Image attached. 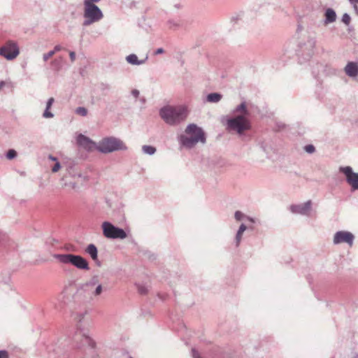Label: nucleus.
<instances>
[{
    "instance_id": "nucleus-49",
    "label": "nucleus",
    "mask_w": 358,
    "mask_h": 358,
    "mask_svg": "<svg viewBox=\"0 0 358 358\" xmlns=\"http://www.w3.org/2000/svg\"><path fill=\"white\" fill-rule=\"evenodd\" d=\"M96 265L99 267H100L101 266V262L99 261V258L97 257V259L96 260H93Z\"/></svg>"
},
{
    "instance_id": "nucleus-9",
    "label": "nucleus",
    "mask_w": 358,
    "mask_h": 358,
    "mask_svg": "<svg viewBox=\"0 0 358 358\" xmlns=\"http://www.w3.org/2000/svg\"><path fill=\"white\" fill-rule=\"evenodd\" d=\"M338 170L345 176L346 182L351 187L352 191L358 190V173L354 172L350 166H340Z\"/></svg>"
},
{
    "instance_id": "nucleus-8",
    "label": "nucleus",
    "mask_w": 358,
    "mask_h": 358,
    "mask_svg": "<svg viewBox=\"0 0 358 358\" xmlns=\"http://www.w3.org/2000/svg\"><path fill=\"white\" fill-rule=\"evenodd\" d=\"M103 236L108 239H124L127 234L124 229L115 226L108 221H105L101 224Z\"/></svg>"
},
{
    "instance_id": "nucleus-31",
    "label": "nucleus",
    "mask_w": 358,
    "mask_h": 358,
    "mask_svg": "<svg viewBox=\"0 0 358 358\" xmlns=\"http://www.w3.org/2000/svg\"><path fill=\"white\" fill-rule=\"evenodd\" d=\"M103 292V287L101 284H98L96 287L95 289L92 292V295L95 297H97L101 294Z\"/></svg>"
},
{
    "instance_id": "nucleus-55",
    "label": "nucleus",
    "mask_w": 358,
    "mask_h": 358,
    "mask_svg": "<svg viewBox=\"0 0 358 358\" xmlns=\"http://www.w3.org/2000/svg\"><path fill=\"white\" fill-rule=\"evenodd\" d=\"M301 29V26H299L298 27V30H299Z\"/></svg>"
},
{
    "instance_id": "nucleus-50",
    "label": "nucleus",
    "mask_w": 358,
    "mask_h": 358,
    "mask_svg": "<svg viewBox=\"0 0 358 358\" xmlns=\"http://www.w3.org/2000/svg\"><path fill=\"white\" fill-rule=\"evenodd\" d=\"M6 83L3 80L0 81V90H2V88L5 86Z\"/></svg>"
},
{
    "instance_id": "nucleus-12",
    "label": "nucleus",
    "mask_w": 358,
    "mask_h": 358,
    "mask_svg": "<svg viewBox=\"0 0 358 358\" xmlns=\"http://www.w3.org/2000/svg\"><path fill=\"white\" fill-rule=\"evenodd\" d=\"M311 207L312 202L310 200H308L303 203L291 205L289 206V210L294 214L307 215L309 214Z\"/></svg>"
},
{
    "instance_id": "nucleus-2",
    "label": "nucleus",
    "mask_w": 358,
    "mask_h": 358,
    "mask_svg": "<svg viewBox=\"0 0 358 358\" xmlns=\"http://www.w3.org/2000/svg\"><path fill=\"white\" fill-rule=\"evenodd\" d=\"M159 114L166 124L174 126L186 119L188 111L184 106H165L159 109Z\"/></svg>"
},
{
    "instance_id": "nucleus-54",
    "label": "nucleus",
    "mask_w": 358,
    "mask_h": 358,
    "mask_svg": "<svg viewBox=\"0 0 358 358\" xmlns=\"http://www.w3.org/2000/svg\"><path fill=\"white\" fill-rule=\"evenodd\" d=\"M127 358H133L131 356L129 355L127 353Z\"/></svg>"
},
{
    "instance_id": "nucleus-20",
    "label": "nucleus",
    "mask_w": 358,
    "mask_h": 358,
    "mask_svg": "<svg viewBox=\"0 0 358 358\" xmlns=\"http://www.w3.org/2000/svg\"><path fill=\"white\" fill-rule=\"evenodd\" d=\"M85 252L90 255L92 260H96L98 257V249L97 247L93 244H89L85 250Z\"/></svg>"
},
{
    "instance_id": "nucleus-35",
    "label": "nucleus",
    "mask_w": 358,
    "mask_h": 358,
    "mask_svg": "<svg viewBox=\"0 0 358 358\" xmlns=\"http://www.w3.org/2000/svg\"><path fill=\"white\" fill-rule=\"evenodd\" d=\"M54 52L52 50L49 51L47 53L43 54V59L44 62H47L51 57L54 55Z\"/></svg>"
},
{
    "instance_id": "nucleus-44",
    "label": "nucleus",
    "mask_w": 358,
    "mask_h": 358,
    "mask_svg": "<svg viewBox=\"0 0 358 358\" xmlns=\"http://www.w3.org/2000/svg\"><path fill=\"white\" fill-rule=\"evenodd\" d=\"M164 52V50L162 48H157L155 51V55H160V54H162Z\"/></svg>"
},
{
    "instance_id": "nucleus-1",
    "label": "nucleus",
    "mask_w": 358,
    "mask_h": 358,
    "mask_svg": "<svg viewBox=\"0 0 358 358\" xmlns=\"http://www.w3.org/2000/svg\"><path fill=\"white\" fill-rule=\"evenodd\" d=\"M316 45V34L313 31H306L299 39L295 49L299 62L302 64L313 57Z\"/></svg>"
},
{
    "instance_id": "nucleus-11",
    "label": "nucleus",
    "mask_w": 358,
    "mask_h": 358,
    "mask_svg": "<svg viewBox=\"0 0 358 358\" xmlns=\"http://www.w3.org/2000/svg\"><path fill=\"white\" fill-rule=\"evenodd\" d=\"M355 236L350 231H338L334 236V244L338 245L340 243H345L350 246L353 245Z\"/></svg>"
},
{
    "instance_id": "nucleus-23",
    "label": "nucleus",
    "mask_w": 358,
    "mask_h": 358,
    "mask_svg": "<svg viewBox=\"0 0 358 358\" xmlns=\"http://www.w3.org/2000/svg\"><path fill=\"white\" fill-rule=\"evenodd\" d=\"M247 227L244 224H241L236 232L235 237L236 246L238 247L241 241L242 236L243 232L246 230Z\"/></svg>"
},
{
    "instance_id": "nucleus-37",
    "label": "nucleus",
    "mask_w": 358,
    "mask_h": 358,
    "mask_svg": "<svg viewBox=\"0 0 358 358\" xmlns=\"http://www.w3.org/2000/svg\"><path fill=\"white\" fill-rule=\"evenodd\" d=\"M86 313H87L86 311L84 313H76V319L78 320V322H80L82 321V320L83 319V317Z\"/></svg>"
},
{
    "instance_id": "nucleus-17",
    "label": "nucleus",
    "mask_w": 358,
    "mask_h": 358,
    "mask_svg": "<svg viewBox=\"0 0 358 358\" xmlns=\"http://www.w3.org/2000/svg\"><path fill=\"white\" fill-rule=\"evenodd\" d=\"M77 260H76V264L74 266L80 270L88 271L90 270L89 262L87 260L82 257L81 255H78Z\"/></svg>"
},
{
    "instance_id": "nucleus-51",
    "label": "nucleus",
    "mask_w": 358,
    "mask_h": 358,
    "mask_svg": "<svg viewBox=\"0 0 358 358\" xmlns=\"http://www.w3.org/2000/svg\"><path fill=\"white\" fill-rule=\"evenodd\" d=\"M351 4H354L355 3H358V0H349Z\"/></svg>"
},
{
    "instance_id": "nucleus-40",
    "label": "nucleus",
    "mask_w": 358,
    "mask_h": 358,
    "mask_svg": "<svg viewBox=\"0 0 358 358\" xmlns=\"http://www.w3.org/2000/svg\"><path fill=\"white\" fill-rule=\"evenodd\" d=\"M192 357L194 358H201L200 356H199V352L196 350V349L194 348H192Z\"/></svg>"
},
{
    "instance_id": "nucleus-14",
    "label": "nucleus",
    "mask_w": 358,
    "mask_h": 358,
    "mask_svg": "<svg viewBox=\"0 0 358 358\" xmlns=\"http://www.w3.org/2000/svg\"><path fill=\"white\" fill-rule=\"evenodd\" d=\"M77 143L86 150H91L95 144L90 138L82 134L77 136Z\"/></svg>"
},
{
    "instance_id": "nucleus-7",
    "label": "nucleus",
    "mask_w": 358,
    "mask_h": 358,
    "mask_svg": "<svg viewBox=\"0 0 358 358\" xmlns=\"http://www.w3.org/2000/svg\"><path fill=\"white\" fill-rule=\"evenodd\" d=\"M72 341L75 345L78 348L87 346L89 352L92 354V358L95 357L96 343L83 330L77 329L72 337Z\"/></svg>"
},
{
    "instance_id": "nucleus-42",
    "label": "nucleus",
    "mask_w": 358,
    "mask_h": 358,
    "mask_svg": "<svg viewBox=\"0 0 358 358\" xmlns=\"http://www.w3.org/2000/svg\"><path fill=\"white\" fill-rule=\"evenodd\" d=\"M62 49V48L60 45H57L55 46L54 49L52 51L54 52V54H55L56 52L60 51Z\"/></svg>"
},
{
    "instance_id": "nucleus-29",
    "label": "nucleus",
    "mask_w": 358,
    "mask_h": 358,
    "mask_svg": "<svg viewBox=\"0 0 358 358\" xmlns=\"http://www.w3.org/2000/svg\"><path fill=\"white\" fill-rule=\"evenodd\" d=\"M17 155V153L14 149H9L6 154V158L10 160L15 159Z\"/></svg>"
},
{
    "instance_id": "nucleus-26",
    "label": "nucleus",
    "mask_w": 358,
    "mask_h": 358,
    "mask_svg": "<svg viewBox=\"0 0 358 358\" xmlns=\"http://www.w3.org/2000/svg\"><path fill=\"white\" fill-rule=\"evenodd\" d=\"M156 150H157L156 148L152 145H143V147H142L143 152L145 154L149 155H154L156 152Z\"/></svg>"
},
{
    "instance_id": "nucleus-21",
    "label": "nucleus",
    "mask_w": 358,
    "mask_h": 358,
    "mask_svg": "<svg viewBox=\"0 0 358 358\" xmlns=\"http://www.w3.org/2000/svg\"><path fill=\"white\" fill-rule=\"evenodd\" d=\"M222 98V95L218 92H212L206 97V101L208 103H218Z\"/></svg>"
},
{
    "instance_id": "nucleus-6",
    "label": "nucleus",
    "mask_w": 358,
    "mask_h": 358,
    "mask_svg": "<svg viewBox=\"0 0 358 358\" xmlns=\"http://www.w3.org/2000/svg\"><path fill=\"white\" fill-rule=\"evenodd\" d=\"M224 125L228 131H236L239 135L243 134L251 128L250 122L245 115H235L228 117Z\"/></svg>"
},
{
    "instance_id": "nucleus-5",
    "label": "nucleus",
    "mask_w": 358,
    "mask_h": 358,
    "mask_svg": "<svg viewBox=\"0 0 358 358\" xmlns=\"http://www.w3.org/2000/svg\"><path fill=\"white\" fill-rule=\"evenodd\" d=\"M96 149L103 154H108L120 150H127L125 143L118 138L108 136L103 138L96 145Z\"/></svg>"
},
{
    "instance_id": "nucleus-53",
    "label": "nucleus",
    "mask_w": 358,
    "mask_h": 358,
    "mask_svg": "<svg viewBox=\"0 0 358 358\" xmlns=\"http://www.w3.org/2000/svg\"><path fill=\"white\" fill-rule=\"evenodd\" d=\"M71 186L73 188H75L76 187V184L73 182L71 184Z\"/></svg>"
},
{
    "instance_id": "nucleus-47",
    "label": "nucleus",
    "mask_w": 358,
    "mask_h": 358,
    "mask_svg": "<svg viewBox=\"0 0 358 358\" xmlns=\"http://www.w3.org/2000/svg\"><path fill=\"white\" fill-rule=\"evenodd\" d=\"M48 159H50L51 161H53V162H57V161H58V160H57V157H55V156H53V155H50L48 156Z\"/></svg>"
},
{
    "instance_id": "nucleus-15",
    "label": "nucleus",
    "mask_w": 358,
    "mask_h": 358,
    "mask_svg": "<svg viewBox=\"0 0 358 358\" xmlns=\"http://www.w3.org/2000/svg\"><path fill=\"white\" fill-rule=\"evenodd\" d=\"M344 70L349 77L355 78L358 76V64L355 62H348Z\"/></svg>"
},
{
    "instance_id": "nucleus-16",
    "label": "nucleus",
    "mask_w": 358,
    "mask_h": 358,
    "mask_svg": "<svg viewBox=\"0 0 358 358\" xmlns=\"http://www.w3.org/2000/svg\"><path fill=\"white\" fill-rule=\"evenodd\" d=\"M324 24L327 25L334 22L336 20L337 15L336 11L331 8H327L324 13Z\"/></svg>"
},
{
    "instance_id": "nucleus-39",
    "label": "nucleus",
    "mask_w": 358,
    "mask_h": 358,
    "mask_svg": "<svg viewBox=\"0 0 358 358\" xmlns=\"http://www.w3.org/2000/svg\"><path fill=\"white\" fill-rule=\"evenodd\" d=\"M240 19V15L236 14L231 17V22L235 24Z\"/></svg>"
},
{
    "instance_id": "nucleus-30",
    "label": "nucleus",
    "mask_w": 358,
    "mask_h": 358,
    "mask_svg": "<svg viewBox=\"0 0 358 358\" xmlns=\"http://www.w3.org/2000/svg\"><path fill=\"white\" fill-rule=\"evenodd\" d=\"M76 113L78 114V115H80L83 117H85L87 115V108H85V107H82V106H80V107H78L76 109Z\"/></svg>"
},
{
    "instance_id": "nucleus-28",
    "label": "nucleus",
    "mask_w": 358,
    "mask_h": 358,
    "mask_svg": "<svg viewBox=\"0 0 358 358\" xmlns=\"http://www.w3.org/2000/svg\"><path fill=\"white\" fill-rule=\"evenodd\" d=\"M111 89V86L110 84L106 83H101L99 85V90L103 93L106 94L107 92L110 91Z\"/></svg>"
},
{
    "instance_id": "nucleus-32",
    "label": "nucleus",
    "mask_w": 358,
    "mask_h": 358,
    "mask_svg": "<svg viewBox=\"0 0 358 358\" xmlns=\"http://www.w3.org/2000/svg\"><path fill=\"white\" fill-rule=\"evenodd\" d=\"M341 21L347 26H348L351 21V17L348 13H344L342 16Z\"/></svg>"
},
{
    "instance_id": "nucleus-10",
    "label": "nucleus",
    "mask_w": 358,
    "mask_h": 358,
    "mask_svg": "<svg viewBox=\"0 0 358 358\" xmlns=\"http://www.w3.org/2000/svg\"><path fill=\"white\" fill-rule=\"evenodd\" d=\"M19 53L20 51L17 45L13 41H8L0 48V55L7 60L14 59Z\"/></svg>"
},
{
    "instance_id": "nucleus-4",
    "label": "nucleus",
    "mask_w": 358,
    "mask_h": 358,
    "mask_svg": "<svg viewBox=\"0 0 358 358\" xmlns=\"http://www.w3.org/2000/svg\"><path fill=\"white\" fill-rule=\"evenodd\" d=\"M101 0H84V11L83 17L85 18L83 26L87 27L90 24L99 22L103 17V13L101 10L96 5V3Z\"/></svg>"
},
{
    "instance_id": "nucleus-43",
    "label": "nucleus",
    "mask_w": 358,
    "mask_h": 358,
    "mask_svg": "<svg viewBox=\"0 0 358 358\" xmlns=\"http://www.w3.org/2000/svg\"><path fill=\"white\" fill-rule=\"evenodd\" d=\"M69 57H70L71 61L72 62H74V61H75V59H76V53H75V52H73V51H71V52H69Z\"/></svg>"
},
{
    "instance_id": "nucleus-22",
    "label": "nucleus",
    "mask_w": 358,
    "mask_h": 358,
    "mask_svg": "<svg viewBox=\"0 0 358 358\" xmlns=\"http://www.w3.org/2000/svg\"><path fill=\"white\" fill-rule=\"evenodd\" d=\"M54 101H55L54 98L51 97V98L48 99V101L46 103L45 110H44L43 114V116L45 118L53 117L54 114L52 113H51L49 110L51 108V106H52V103H54Z\"/></svg>"
},
{
    "instance_id": "nucleus-18",
    "label": "nucleus",
    "mask_w": 358,
    "mask_h": 358,
    "mask_svg": "<svg viewBox=\"0 0 358 358\" xmlns=\"http://www.w3.org/2000/svg\"><path fill=\"white\" fill-rule=\"evenodd\" d=\"M148 59V56L146 55L143 59H138L135 54H130L126 57V61L132 65H141L145 63Z\"/></svg>"
},
{
    "instance_id": "nucleus-34",
    "label": "nucleus",
    "mask_w": 358,
    "mask_h": 358,
    "mask_svg": "<svg viewBox=\"0 0 358 358\" xmlns=\"http://www.w3.org/2000/svg\"><path fill=\"white\" fill-rule=\"evenodd\" d=\"M234 217L237 221H241L245 218V215L240 210H236L234 213Z\"/></svg>"
},
{
    "instance_id": "nucleus-19",
    "label": "nucleus",
    "mask_w": 358,
    "mask_h": 358,
    "mask_svg": "<svg viewBox=\"0 0 358 358\" xmlns=\"http://www.w3.org/2000/svg\"><path fill=\"white\" fill-rule=\"evenodd\" d=\"M233 113H240L238 115H245V117H248L250 115V112L247 108L246 103L243 101L239 105H238L234 110Z\"/></svg>"
},
{
    "instance_id": "nucleus-41",
    "label": "nucleus",
    "mask_w": 358,
    "mask_h": 358,
    "mask_svg": "<svg viewBox=\"0 0 358 358\" xmlns=\"http://www.w3.org/2000/svg\"><path fill=\"white\" fill-rule=\"evenodd\" d=\"M131 93V95L134 96L135 98H138L140 94L139 91L136 89L132 90Z\"/></svg>"
},
{
    "instance_id": "nucleus-13",
    "label": "nucleus",
    "mask_w": 358,
    "mask_h": 358,
    "mask_svg": "<svg viewBox=\"0 0 358 358\" xmlns=\"http://www.w3.org/2000/svg\"><path fill=\"white\" fill-rule=\"evenodd\" d=\"M78 255L71 253L54 254L52 257L64 264H71L74 266Z\"/></svg>"
},
{
    "instance_id": "nucleus-45",
    "label": "nucleus",
    "mask_w": 358,
    "mask_h": 358,
    "mask_svg": "<svg viewBox=\"0 0 358 358\" xmlns=\"http://www.w3.org/2000/svg\"><path fill=\"white\" fill-rule=\"evenodd\" d=\"M64 249L69 251H75V248L72 245H66Z\"/></svg>"
},
{
    "instance_id": "nucleus-46",
    "label": "nucleus",
    "mask_w": 358,
    "mask_h": 358,
    "mask_svg": "<svg viewBox=\"0 0 358 358\" xmlns=\"http://www.w3.org/2000/svg\"><path fill=\"white\" fill-rule=\"evenodd\" d=\"M276 125H277V127H278L279 129H283L285 127V124L281 123V122H278L276 124Z\"/></svg>"
},
{
    "instance_id": "nucleus-56",
    "label": "nucleus",
    "mask_w": 358,
    "mask_h": 358,
    "mask_svg": "<svg viewBox=\"0 0 358 358\" xmlns=\"http://www.w3.org/2000/svg\"><path fill=\"white\" fill-rule=\"evenodd\" d=\"M84 358H86V357H84Z\"/></svg>"
},
{
    "instance_id": "nucleus-48",
    "label": "nucleus",
    "mask_w": 358,
    "mask_h": 358,
    "mask_svg": "<svg viewBox=\"0 0 358 358\" xmlns=\"http://www.w3.org/2000/svg\"><path fill=\"white\" fill-rule=\"evenodd\" d=\"M245 218L250 221V222H252V223H255V220L253 218V217H248V216H245Z\"/></svg>"
},
{
    "instance_id": "nucleus-25",
    "label": "nucleus",
    "mask_w": 358,
    "mask_h": 358,
    "mask_svg": "<svg viewBox=\"0 0 358 358\" xmlns=\"http://www.w3.org/2000/svg\"><path fill=\"white\" fill-rule=\"evenodd\" d=\"M168 27L171 29L176 30L182 27V22L180 20L169 19L167 21Z\"/></svg>"
},
{
    "instance_id": "nucleus-3",
    "label": "nucleus",
    "mask_w": 358,
    "mask_h": 358,
    "mask_svg": "<svg viewBox=\"0 0 358 358\" xmlns=\"http://www.w3.org/2000/svg\"><path fill=\"white\" fill-rule=\"evenodd\" d=\"M185 133L189 135H181L179 138L181 145L187 148H192L198 143L205 144L206 142V135L203 129L192 123L187 125Z\"/></svg>"
},
{
    "instance_id": "nucleus-52",
    "label": "nucleus",
    "mask_w": 358,
    "mask_h": 358,
    "mask_svg": "<svg viewBox=\"0 0 358 358\" xmlns=\"http://www.w3.org/2000/svg\"><path fill=\"white\" fill-rule=\"evenodd\" d=\"M353 7H354L355 10L357 11V13H358V7L355 4H354Z\"/></svg>"
},
{
    "instance_id": "nucleus-36",
    "label": "nucleus",
    "mask_w": 358,
    "mask_h": 358,
    "mask_svg": "<svg viewBox=\"0 0 358 358\" xmlns=\"http://www.w3.org/2000/svg\"><path fill=\"white\" fill-rule=\"evenodd\" d=\"M61 168V164L59 161H57L55 165L52 167V171L53 173L57 172Z\"/></svg>"
},
{
    "instance_id": "nucleus-27",
    "label": "nucleus",
    "mask_w": 358,
    "mask_h": 358,
    "mask_svg": "<svg viewBox=\"0 0 358 358\" xmlns=\"http://www.w3.org/2000/svg\"><path fill=\"white\" fill-rule=\"evenodd\" d=\"M136 288L138 289V292L141 295H145L147 294L148 289V287L141 283H136Z\"/></svg>"
},
{
    "instance_id": "nucleus-24",
    "label": "nucleus",
    "mask_w": 358,
    "mask_h": 358,
    "mask_svg": "<svg viewBox=\"0 0 358 358\" xmlns=\"http://www.w3.org/2000/svg\"><path fill=\"white\" fill-rule=\"evenodd\" d=\"M99 284V277L97 275L93 276L89 281L83 285V288L85 290L89 289L90 287L97 286Z\"/></svg>"
},
{
    "instance_id": "nucleus-38",
    "label": "nucleus",
    "mask_w": 358,
    "mask_h": 358,
    "mask_svg": "<svg viewBox=\"0 0 358 358\" xmlns=\"http://www.w3.org/2000/svg\"><path fill=\"white\" fill-rule=\"evenodd\" d=\"M8 352L6 350H0V358H8Z\"/></svg>"
},
{
    "instance_id": "nucleus-33",
    "label": "nucleus",
    "mask_w": 358,
    "mask_h": 358,
    "mask_svg": "<svg viewBox=\"0 0 358 358\" xmlns=\"http://www.w3.org/2000/svg\"><path fill=\"white\" fill-rule=\"evenodd\" d=\"M304 150L308 154H313L315 152V148L312 144H308L304 146Z\"/></svg>"
}]
</instances>
